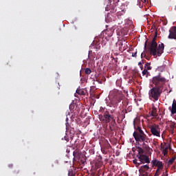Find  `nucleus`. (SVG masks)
Returning a JSON list of instances; mask_svg holds the SVG:
<instances>
[{
	"mask_svg": "<svg viewBox=\"0 0 176 176\" xmlns=\"http://www.w3.org/2000/svg\"><path fill=\"white\" fill-rule=\"evenodd\" d=\"M166 82V78L163 77L160 74L153 77L152 83L154 86L148 91L149 100L153 101V102L159 101V98L162 97V94L164 90Z\"/></svg>",
	"mask_w": 176,
	"mask_h": 176,
	"instance_id": "f257e3e1",
	"label": "nucleus"
},
{
	"mask_svg": "<svg viewBox=\"0 0 176 176\" xmlns=\"http://www.w3.org/2000/svg\"><path fill=\"white\" fill-rule=\"evenodd\" d=\"M156 38H157V32H155V36L150 43H148V40L146 41L144 43V49L146 50V46H148L150 54L154 56H158L160 57L164 51V44L161 43L157 46V43H156Z\"/></svg>",
	"mask_w": 176,
	"mask_h": 176,
	"instance_id": "f03ea898",
	"label": "nucleus"
},
{
	"mask_svg": "<svg viewBox=\"0 0 176 176\" xmlns=\"http://www.w3.org/2000/svg\"><path fill=\"white\" fill-rule=\"evenodd\" d=\"M123 97L124 96H123V94L122 93L121 91L114 89L110 91V102L111 105L113 107V108H117V107L119 105V102H121L122 100H123Z\"/></svg>",
	"mask_w": 176,
	"mask_h": 176,
	"instance_id": "7ed1b4c3",
	"label": "nucleus"
},
{
	"mask_svg": "<svg viewBox=\"0 0 176 176\" xmlns=\"http://www.w3.org/2000/svg\"><path fill=\"white\" fill-rule=\"evenodd\" d=\"M98 118L99 120L103 123H111V122L116 119V117L113 114L109 113V111H105L103 115L100 114Z\"/></svg>",
	"mask_w": 176,
	"mask_h": 176,
	"instance_id": "20e7f679",
	"label": "nucleus"
},
{
	"mask_svg": "<svg viewBox=\"0 0 176 176\" xmlns=\"http://www.w3.org/2000/svg\"><path fill=\"white\" fill-rule=\"evenodd\" d=\"M119 0H109V3L105 8L107 12H111V13H116L118 12V3Z\"/></svg>",
	"mask_w": 176,
	"mask_h": 176,
	"instance_id": "39448f33",
	"label": "nucleus"
},
{
	"mask_svg": "<svg viewBox=\"0 0 176 176\" xmlns=\"http://www.w3.org/2000/svg\"><path fill=\"white\" fill-rule=\"evenodd\" d=\"M133 135L137 142H148L149 141V138L145 133H140L135 131Z\"/></svg>",
	"mask_w": 176,
	"mask_h": 176,
	"instance_id": "423d86ee",
	"label": "nucleus"
},
{
	"mask_svg": "<svg viewBox=\"0 0 176 176\" xmlns=\"http://www.w3.org/2000/svg\"><path fill=\"white\" fill-rule=\"evenodd\" d=\"M149 129L152 135L160 138V126L158 124L150 125Z\"/></svg>",
	"mask_w": 176,
	"mask_h": 176,
	"instance_id": "0eeeda50",
	"label": "nucleus"
},
{
	"mask_svg": "<svg viewBox=\"0 0 176 176\" xmlns=\"http://www.w3.org/2000/svg\"><path fill=\"white\" fill-rule=\"evenodd\" d=\"M152 167H157L158 170H163L164 164L159 160H153L151 161Z\"/></svg>",
	"mask_w": 176,
	"mask_h": 176,
	"instance_id": "6e6552de",
	"label": "nucleus"
},
{
	"mask_svg": "<svg viewBox=\"0 0 176 176\" xmlns=\"http://www.w3.org/2000/svg\"><path fill=\"white\" fill-rule=\"evenodd\" d=\"M138 159H139L140 164H145V163L149 164L151 163V160H149V157L145 155H138Z\"/></svg>",
	"mask_w": 176,
	"mask_h": 176,
	"instance_id": "1a4fd4ad",
	"label": "nucleus"
},
{
	"mask_svg": "<svg viewBox=\"0 0 176 176\" xmlns=\"http://www.w3.org/2000/svg\"><path fill=\"white\" fill-rule=\"evenodd\" d=\"M168 39H176V26L172 27L169 30Z\"/></svg>",
	"mask_w": 176,
	"mask_h": 176,
	"instance_id": "9d476101",
	"label": "nucleus"
},
{
	"mask_svg": "<svg viewBox=\"0 0 176 176\" xmlns=\"http://www.w3.org/2000/svg\"><path fill=\"white\" fill-rule=\"evenodd\" d=\"M74 160L75 162H78V160H80V157H82V153L79 149H76L73 152Z\"/></svg>",
	"mask_w": 176,
	"mask_h": 176,
	"instance_id": "9b49d317",
	"label": "nucleus"
},
{
	"mask_svg": "<svg viewBox=\"0 0 176 176\" xmlns=\"http://www.w3.org/2000/svg\"><path fill=\"white\" fill-rule=\"evenodd\" d=\"M76 93L80 96H89V92L87 91V88L85 89H77Z\"/></svg>",
	"mask_w": 176,
	"mask_h": 176,
	"instance_id": "f8f14e48",
	"label": "nucleus"
},
{
	"mask_svg": "<svg viewBox=\"0 0 176 176\" xmlns=\"http://www.w3.org/2000/svg\"><path fill=\"white\" fill-rule=\"evenodd\" d=\"M109 127L111 131H115V129L116 127V119H114L113 121L109 122Z\"/></svg>",
	"mask_w": 176,
	"mask_h": 176,
	"instance_id": "ddd939ff",
	"label": "nucleus"
},
{
	"mask_svg": "<svg viewBox=\"0 0 176 176\" xmlns=\"http://www.w3.org/2000/svg\"><path fill=\"white\" fill-rule=\"evenodd\" d=\"M170 110L171 115H175L176 113V100H174L172 104V107H169Z\"/></svg>",
	"mask_w": 176,
	"mask_h": 176,
	"instance_id": "4468645a",
	"label": "nucleus"
},
{
	"mask_svg": "<svg viewBox=\"0 0 176 176\" xmlns=\"http://www.w3.org/2000/svg\"><path fill=\"white\" fill-rule=\"evenodd\" d=\"M88 58L90 61H94V58H96V53L93 52L92 50H90L88 54Z\"/></svg>",
	"mask_w": 176,
	"mask_h": 176,
	"instance_id": "2eb2a0df",
	"label": "nucleus"
},
{
	"mask_svg": "<svg viewBox=\"0 0 176 176\" xmlns=\"http://www.w3.org/2000/svg\"><path fill=\"white\" fill-rule=\"evenodd\" d=\"M133 126H134L135 130L138 131H136L137 133H139V134L144 133V131H142V129L140 128V126L136 125L135 121H133Z\"/></svg>",
	"mask_w": 176,
	"mask_h": 176,
	"instance_id": "dca6fc26",
	"label": "nucleus"
},
{
	"mask_svg": "<svg viewBox=\"0 0 176 176\" xmlns=\"http://www.w3.org/2000/svg\"><path fill=\"white\" fill-rule=\"evenodd\" d=\"M151 116H153V118H157V110L155 107H153L152 108Z\"/></svg>",
	"mask_w": 176,
	"mask_h": 176,
	"instance_id": "f3484780",
	"label": "nucleus"
},
{
	"mask_svg": "<svg viewBox=\"0 0 176 176\" xmlns=\"http://www.w3.org/2000/svg\"><path fill=\"white\" fill-rule=\"evenodd\" d=\"M149 169V166L148 165H143L141 166L140 169L139 170L140 172L145 173V171H148Z\"/></svg>",
	"mask_w": 176,
	"mask_h": 176,
	"instance_id": "a211bd4d",
	"label": "nucleus"
},
{
	"mask_svg": "<svg viewBox=\"0 0 176 176\" xmlns=\"http://www.w3.org/2000/svg\"><path fill=\"white\" fill-rule=\"evenodd\" d=\"M132 109L133 108L131 107H129L126 109L122 110V113L124 116V118H125V113H127L128 112H131Z\"/></svg>",
	"mask_w": 176,
	"mask_h": 176,
	"instance_id": "6ab92c4d",
	"label": "nucleus"
},
{
	"mask_svg": "<svg viewBox=\"0 0 176 176\" xmlns=\"http://www.w3.org/2000/svg\"><path fill=\"white\" fill-rule=\"evenodd\" d=\"M162 149H163L162 153H163L164 156H166V155H167L168 153V147L162 146Z\"/></svg>",
	"mask_w": 176,
	"mask_h": 176,
	"instance_id": "aec40b11",
	"label": "nucleus"
},
{
	"mask_svg": "<svg viewBox=\"0 0 176 176\" xmlns=\"http://www.w3.org/2000/svg\"><path fill=\"white\" fill-rule=\"evenodd\" d=\"M144 69H146L147 71H151V69H152V67H151V63H146L144 66Z\"/></svg>",
	"mask_w": 176,
	"mask_h": 176,
	"instance_id": "412c9836",
	"label": "nucleus"
},
{
	"mask_svg": "<svg viewBox=\"0 0 176 176\" xmlns=\"http://www.w3.org/2000/svg\"><path fill=\"white\" fill-rule=\"evenodd\" d=\"M176 157H173L171 159H170L168 161V166H171L174 163V161L175 160Z\"/></svg>",
	"mask_w": 176,
	"mask_h": 176,
	"instance_id": "4be33fe9",
	"label": "nucleus"
},
{
	"mask_svg": "<svg viewBox=\"0 0 176 176\" xmlns=\"http://www.w3.org/2000/svg\"><path fill=\"white\" fill-rule=\"evenodd\" d=\"M162 170L163 169H157L154 176H159V175H160V174H162Z\"/></svg>",
	"mask_w": 176,
	"mask_h": 176,
	"instance_id": "5701e85b",
	"label": "nucleus"
},
{
	"mask_svg": "<svg viewBox=\"0 0 176 176\" xmlns=\"http://www.w3.org/2000/svg\"><path fill=\"white\" fill-rule=\"evenodd\" d=\"M85 72L86 75H90L91 74V69H90L89 68H86L85 69Z\"/></svg>",
	"mask_w": 176,
	"mask_h": 176,
	"instance_id": "b1692460",
	"label": "nucleus"
},
{
	"mask_svg": "<svg viewBox=\"0 0 176 176\" xmlns=\"http://www.w3.org/2000/svg\"><path fill=\"white\" fill-rule=\"evenodd\" d=\"M138 155H144V149L140 147L138 148Z\"/></svg>",
	"mask_w": 176,
	"mask_h": 176,
	"instance_id": "393cba45",
	"label": "nucleus"
},
{
	"mask_svg": "<svg viewBox=\"0 0 176 176\" xmlns=\"http://www.w3.org/2000/svg\"><path fill=\"white\" fill-rule=\"evenodd\" d=\"M169 127L171 130H174L175 129V124L174 122L170 123Z\"/></svg>",
	"mask_w": 176,
	"mask_h": 176,
	"instance_id": "a878e982",
	"label": "nucleus"
},
{
	"mask_svg": "<svg viewBox=\"0 0 176 176\" xmlns=\"http://www.w3.org/2000/svg\"><path fill=\"white\" fill-rule=\"evenodd\" d=\"M138 3L140 8H142V5H144V0H138Z\"/></svg>",
	"mask_w": 176,
	"mask_h": 176,
	"instance_id": "bb28decb",
	"label": "nucleus"
},
{
	"mask_svg": "<svg viewBox=\"0 0 176 176\" xmlns=\"http://www.w3.org/2000/svg\"><path fill=\"white\" fill-rule=\"evenodd\" d=\"M133 163H134V164L136 165V167H138V166H140L141 164V162H138L137 159L133 160Z\"/></svg>",
	"mask_w": 176,
	"mask_h": 176,
	"instance_id": "cd10ccee",
	"label": "nucleus"
},
{
	"mask_svg": "<svg viewBox=\"0 0 176 176\" xmlns=\"http://www.w3.org/2000/svg\"><path fill=\"white\" fill-rule=\"evenodd\" d=\"M140 176H148V172H140Z\"/></svg>",
	"mask_w": 176,
	"mask_h": 176,
	"instance_id": "c85d7f7f",
	"label": "nucleus"
},
{
	"mask_svg": "<svg viewBox=\"0 0 176 176\" xmlns=\"http://www.w3.org/2000/svg\"><path fill=\"white\" fill-rule=\"evenodd\" d=\"M148 74V70L146 69H144L143 71H142V75L143 76L146 75Z\"/></svg>",
	"mask_w": 176,
	"mask_h": 176,
	"instance_id": "c756f323",
	"label": "nucleus"
},
{
	"mask_svg": "<svg viewBox=\"0 0 176 176\" xmlns=\"http://www.w3.org/2000/svg\"><path fill=\"white\" fill-rule=\"evenodd\" d=\"M142 57H146V54H145V52H142L141 58H142Z\"/></svg>",
	"mask_w": 176,
	"mask_h": 176,
	"instance_id": "7c9ffc66",
	"label": "nucleus"
},
{
	"mask_svg": "<svg viewBox=\"0 0 176 176\" xmlns=\"http://www.w3.org/2000/svg\"><path fill=\"white\" fill-rule=\"evenodd\" d=\"M132 57H137V51H135L134 53H132Z\"/></svg>",
	"mask_w": 176,
	"mask_h": 176,
	"instance_id": "2f4dec72",
	"label": "nucleus"
},
{
	"mask_svg": "<svg viewBox=\"0 0 176 176\" xmlns=\"http://www.w3.org/2000/svg\"><path fill=\"white\" fill-rule=\"evenodd\" d=\"M68 176H75L73 172H69L68 173Z\"/></svg>",
	"mask_w": 176,
	"mask_h": 176,
	"instance_id": "473e14b6",
	"label": "nucleus"
},
{
	"mask_svg": "<svg viewBox=\"0 0 176 176\" xmlns=\"http://www.w3.org/2000/svg\"><path fill=\"white\" fill-rule=\"evenodd\" d=\"M19 173H20V171L19 170H14V174H19Z\"/></svg>",
	"mask_w": 176,
	"mask_h": 176,
	"instance_id": "72a5a7b5",
	"label": "nucleus"
},
{
	"mask_svg": "<svg viewBox=\"0 0 176 176\" xmlns=\"http://www.w3.org/2000/svg\"><path fill=\"white\" fill-rule=\"evenodd\" d=\"M94 49H96V50H98V49H100V47H98V46H94Z\"/></svg>",
	"mask_w": 176,
	"mask_h": 176,
	"instance_id": "f704fd0d",
	"label": "nucleus"
},
{
	"mask_svg": "<svg viewBox=\"0 0 176 176\" xmlns=\"http://www.w3.org/2000/svg\"><path fill=\"white\" fill-rule=\"evenodd\" d=\"M145 148H146V151H149V149H151V148L148 147V146H145Z\"/></svg>",
	"mask_w": 176,
	"mask_h": 176,
	"instance_id": "c9c22d12",
	"label": "nucleus"
},
{
	"mask_svg": "<svg viewBox=\"0 0 176 176\" xmlns=\"http://www.w3.org/2000/svg\"><path fill=\"white\" fill-rule=\"evenodd\" d=\"M138 65L139 67H142V63L141 62H139Z\"/></svg>",
	"mask_w": 176,
	"mask_h": 176,
	"instance_id": "e433bc0d",
	"label": "nucleus"
},
{
	"mask_svg": "<svg viewBox=\"0 0 176 176\" xmlns=\"http://www.w3.org/2000/svg\"><path fill=\"white\" fill-rule=\"evenodd\" d=\"M8 167H10V168H12V167H13V164L8 165Z\"/></svg>",
	"mask_w": 176,
	"mask_h": 176,
	"instance_id": "4c0bfd02",
	"label": "nucleus"
},
{
	"mask_svg": "<svg viewBox=\"0 0 176 176\" xmlns=\"http://www.w3.org/2000/svg\"><path fill=\"white\" fill-rule=\"evenodd\" d=\"M65 140L68 142V141H69V139L68 138H65Z\"/></svg>",
	"mask_w": 176,
	"mask_h": 176,
	"instance_id": "58836bf2",
	"label": "nucleus"
},
{
	"mask_svg": "<svg viewBox=\"0 0 176 176\" xmlns=\"http://www.w3.org/2000/svg\"><path fill=\"white\" fill-rule=\"evenodd\" d=\"M144 58H146V60H149V58L148 56H146V57H144Z\"/></svg>",
	"mask_w": 176,
	"mask_h": 176,
	"instance_id": "ea45409f",
	"label": "nucleus"
},
{
	"mask_svg": "<svg viewBox=\"0 0 176 176\" xmlns=\"http://www.w3.org/2000/svg\"><path fill=\"white\" fill-rule=\"evenodd\" d=\"M148 0H143V2H148Z\"/></svg>",
	"mask_w": 176,
	"mask_h": 176,
	"instance_id": "a19ab883",
	"label": "nucleus"
},
{
	"mask_svg": "<svg viewBox=\"0 0 176 176\" xmlns=\"http://www.w3.org/2000/svg\"><path fill=\"white\" fill-rule=\"evenodd\" d=\"M140 68H141V69H143L144 67H143V66H142V67H140Z\"/></svg>",
	"mask_w": 176,
	"mask_h": 176,
	"instance_id": "79ce46f5",
	"label": "nucleus"
},
{
	"mask_svg": "<svg viewBox=\"0 0 176 176\" xmlns=\"http://www.w3.org/2000/svg\"><path fill=\"white\" fill-rule=\"evenodd\" d=\"M159 71H160V67H159Z\"/></svg>",
	"mask_w": 176,
	"mask_h": 176,
	"instance_id": "37998d69",
	"label": "nucleus"
},
{
	"mask_svg": "<svg viewBox=\"0 0 176 176\" xmlns=\"http://www.w3.org/2000/svg\"><path fill=\"white\" fill-rule=\"evenodd\" d=\"M111 113H113V112L111 111Z\"/></svg>",
	"mask_w": 176,
	"mask_h": 176,
	"instance_id": "c03bdc74",
	"label": "nucleus"
},
{
	"mask_svg": "<svg viewBox=\"0 0 176 176\" xmlns=\"http://www.w3.org/2000/svg\"><path fill=\"white\" fill-rule=\"evenodd\" d=\"M109 146H111V144H109Z\"/></svg>",
	"mask_w": 176,
	"mask_h": 176,
	"instance_id": "a18cd8bd",
	"label": "nucleus"
}]
</instances>
